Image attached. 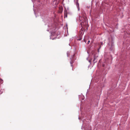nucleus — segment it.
<instances>
[{
	"label": "nucleus",
	"mask_w": 130,
	"mask_h": 130,
	"mask_svg": "<svg viewBox=\"0 0 130 130\" xmlns=\"http://www.w3.org/2000/svg\"><path fill=\"white\" fill-rule=\"evenodd\" d=\"M74 1L75 2L76 4L78 9V10H79V5L78 3V0H74Z\"/></svg>",
	"instance_id": "f257e3e1"
},
{
	"label": "nucleus",
	"mask_w": 130,
	"mask_h": 130,
	"mask_svg": "<svg viewBox=\"0 0 130 130\" xmlns=\"http://www.w3.org/2000/svg\"><path fill=\"white\" fill-rule=\"evenodd\" d=\"M83 124L82 126V129H83V127H84V130H85V127H87L86 126H86L85 127H84L85 125V122L84 121H83Z\"/></svg>",
	"instance_id": "f03ea898"
},
{
	"label": "nucleus",
	"mask_w": 130,
	"mask_h": 130,
	"mask_svg": "<svg viewBox=\"0 0 130 130\" xmlns=\"http://www.w3.org/2000/svg\"><path fill=\"white\" fill-rule=\"evenodd\" d=\"M85 130H91V128L90 127H89L88 129L86 128V127H85Z\"/></svg>",
	"instance_id": "7ed1b4c3"
},
{
	"label": "nucleus",
	"mask_w": 130,
	"mask_h": 130,
	"mask_svg": "<svg viewBox=\"0 0 130 130\" xmlns=\"http://www.w3.org/2000/svg\"><path fill=\"white\" fill-rule=\"evenodd\" d=\"M3 93V91L2 89L0 90V94H1Z\"/></svg>",
	"instance_id": "20e7f679"
},
{
	"label": "nucleus",
	"mask_w": 130,
	"mask_h": 130,
	"mask_svg": "<svg viewBox=\"0 0 130 130\" xmlns=\"http://www.w3.org/2000/svg\"><path fill=\"white\" fill-rule=\"evenodd\" d=\"M64 15H65V17H67V13H65Z\"/></svg>",
	"instance_id": "39448f33"
},
{
	"label": "nucleus",
	"mask_w": 130,
	"mask_h": 130,
	"mask_svg": "<svg viewBox=\"0 0 130 130\" xmlns=\"http://www.w3.org/2000/svg\"><path fill=\"white\" fill-rule=\"evenodd\" d=\"M72 61H71L70 62V63L71 64V66H72Z\"/></svg>",
	"instance_id": "423d86ee"
},
{
	"label": "nucleus",
	"mask_w": 130,
	"mask_h": 130,
	"mask_svg": "<svg viewBox=\"0 0 130 130\" xmlns=\"http://www.w3.org/2000/svg\"><path fill=\"white\" fill-rule=\"evenodd\" d=\"M90 42V41L89 40L88 42H87V43L88 44H89V43Z\"/></svg>",
	"instance_id": "0eeeda50"
},
{
	"label": "nucleus",
	"mask_w": 130,
	"mask_h": 130,
	"mask_svg": "<svg viewBox=\"0 0 130 130\" xmlns=\"http://www.w3.org/2000/svg\"><path fill=\"white\" fill-rule=\"evenodd\" d=\"M100 48H101V47H99V48L98 49V52H99V49H100Z\"/></svg>",
	"instance_id": "6e6552de"
},
{
	"label": "nucleus",
	"mask_w": 130,
	"mask_h": 130,
	"mask_svg": "<svg viewBox=\"0 0 130 130\" xmlns=\"http://www.w3.org/2000/svg\"><path fill=\"white\" fill-rule=\"evenodd\" d=\"M50 39H52V40H53V39H52V38H51V37H50Z\"/></svg>",
	"instance_id": "1a4fd4ad"
},
{
	"label": "nucleus",
	"mask_w": 130,
	"mask_h": 130,
	"mask_svg": "<svg viewBox=\"0 0 130 130\" xmlns=\"http://www.w3.org/2000/svg\"><path fill=\"white\" fill-rule=\"evenodd\" d=\"M89 62H91V61L90 60H89Z\"/></svg>",
	"instance_id": "9d476101"
},
{
	"label": "nucleus",
	"mask_w": 130,
	"mask_h": 130,
	"mask_svg": "<svg viewBox=\"0 0 130 130\" xmlns=\"http://www.w3.org/2000/svg\"><path fill=\"white\" fill-rule=\"evenodd\" d=\"M95 60V58H94V60H93V61H94Z\"/></svg>",
	"instance_id": "9b49d317"
},
{
	"label": "nucleus",
	"mask_w": 130,
	"mask_h": 130,
	"mask_svg": "<svg viewBox=\"0 0 130 130\" xmlns=\"http://www.w3.org/2000/svg\"><path fill=\"white\" fill-rule=\"evenodd\" d=\"M103 44V43L102 42L101 43V44L102 45Z\"/></svg>",
	"instance_id": "f8f14e48"
},
{
	"label": "nucleus",
	"mask_w": 130,
	"mask_h": 130,
	"mask_svg": "<svg viewBox=\"0 0 130 130\" xmlns=\"http://www.w3.org/2000/svg\"><path fill=\"white\" fill-rule=\"evenodd\" d=\"M49 30H48V29H47V31H49Z\"/></svg>",
	"instance_id": "ddd939ff"
},
{
	"label": "nucleus",
	"mask_w": 130,
	"mask_h": 130,
	"mask_svg": "<svg viewBox=\"0 0 130 130\" xmlns=\"http://www.w3.org/2000/svg\"><path fill=\"white\" fill-rule=\"evenodd\" d=\"M68 52H67V54L68 56Z\"/></svg>",
	"instance_id": "4468645a"
}]
</instances>
